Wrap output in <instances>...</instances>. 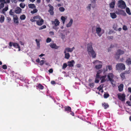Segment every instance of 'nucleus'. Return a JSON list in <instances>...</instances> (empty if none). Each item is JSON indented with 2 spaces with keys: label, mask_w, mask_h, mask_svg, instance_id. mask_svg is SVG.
Returning <instances> with one entry per match:
<instances>
[{
  "label": "nucleus",
  "mask_w": 131,
  "mask_h": 131,
  "mask_svg": "<svg viewBox=\"0 0 131 131\" xmlns=\"http://www.w3.org/2000/svg\"><path fill=\"white\" fill-rule=\"evenodd\" d=\"M92 43L91 42L87 45V51L88 54L90 56L91 55L93 58H95L96 57V54L95 51L93 50L92 47Z\"/></svg>",
  "instance_id": "1"
},
{
  "label": "nucleus",
  "mask_w": 131,
  "mask_h": 131,
  "mask_svg": "<svg viewBox=\"0 0 131 131\" xmlns=\"http://www.w3.org/2000/svg\"><path fill=\"white\" fill-rule=\"evenodd\" d=\"M117 6L118 7L122 9L125 8L126 6L125 2L122 0L118 1Z\"/></svg>",
  "instance_id": "2"
},
{
  "label": "nucleus",
  "mask_w": 131,
  "mask_h": 131,
  "mask_svg": "<svg viewBox=\"0 0 131 131\" xmlns=\"http://www.w3.org/2000/svg\"><path fill=\"white\" fill-rule=\"evenodd\" d=\"M52 23L53 25H54V26L53 27V29L57 30L59 28H57V27L60 24L59 21L58 19H55L54 21H52Z\"/></svg>",
  "instance_id": "3"
},
{
  "label": "nucleus",
  "mask_w": 131,
  "mask_h": 131,
  "mask_svg": "<svg viewBox=\"0 0 131 131\" xmlns=\"http://www.w3.org/2000/svg\"><path fill=\"white\" fill-rule=\"evenodd\" d=\"M116 69L117 70H125V65L123 63H118L116 66Z\"/></svg>",
  "instance_id": "4"
},
{
  "label": "nucleus",
  "mask_w": 131,
  "mask_h": 131,
  "mask_svg": "<svg viewBox=\"0 0 131 131\" xmlns=\"http://www.w3.org/2000/svg\"><path fill=\"white\" fill-rule=\"evenodd\" d=\"M118 97L119 100L122 101H125V95L124 94H119L117 95Z\"/></svg>",
  "instance_id": "5"
},
{
  "label": "nucleus",
  "mask_w": 131,
  "mask_h": 131,
  "mask_svg": "<svg viewBox=\"0 0 131 131\" xmlns=\"http://www.w3.org/2000/svg\"><path fill=\"white\" fill-rule=\"evenodd\" d=\"M13 17L14 23L18 25L19 23V22L18 20V18L17 15H14L13 16Z\"/></svg>",
  "instance_id": "6"
},
{
  "label": "nucleus",
  "mask_w": 131,
  "mask_h": 131,
  "mask_svg": "<svg viewBox=\"0 0 131 131\" xmlns=\"http://www.w3.org/2000/svg\"><path fill=\"white\" fill-rule=\"evenodd\" d=\"M117 53H118V54H116L117 57H116V58L117 59H118L119 57V55H122L124 54V51L123 50L119 49L117 50Z\"/></svg>",
  "instance_id": "7"
},
{
  "label": "nucleus",
  "mask_w": 131,
  "mask_h": 131,
  "mask_svg": "<svg viewBox=\"0 0 131 131\" xmlns=\"http://www.w3.org/2000/svg\"><path fill=\"white\" fill-rule=\"evenodd\" d=\"M115 0H112V1L109 4L110 8L112 9L114 8L115 7Z\"/></svg>",
  "instance_id": "8"
},
{
  "label": "nucleus",
  "mask_w": 131,
  "mask_h": 131,
  "mask_svg": "<svg viewBox=\"0 0 131 131\" xmlns=\"http://www.w3.org/2000/svg\"><path fill=\"white\" fill-rule=\"evenodd\" d=\"M68 66L69 67H72L74 66V64L75 63V62L73 60H72L68 62Z\"/></svg>",
  "instance_id": "9"
},
{
  "label": "nucleus",
  "mask_w": 131,
  "mask_h": 131,
  "mask_svg": "<svg viewBox=\"0 0 131 131\" xmlns=\"http://www.w3.org/2000/svg\"><path fill=\"white\" fill-rule=\"evenodd\" d=\"M15 12L17 14H19L21 12V9L19 7H17L16 8L15 10Z\"/></svg>",
  "instance_id": "10"
},
{
  "label": "nucleus",
  "mask_w": 131,
  "mask_h": 131,
  "mask_svg": "<svg viewBox=\"0 0 131 131\" xmlns=\"http://www.w3.org/2000/svg\"><path fill=\"white\" fill-rule=\"evenodd\" d=\"M44 20L41 18L36 23V24L39 26H41L43 23Z\"/></svg>",
  "instance_id": "11"
},
{
  "label": "nucleus",
  "mask_w": 131,
  "mask_h": 131,
  "mask_svg": "<svg viewBox=\"0 0 131 131\" xmlns=\"http://www.w3.org/2000/svg\"><path fill=\"white\" fill-rule=\"evenodd\" d=\"M50 47L52 49H57L59 48L56 45V44L54 43L50 44Z\"/></svg>",
  "instance_id": "12"
},
{
  "label": "nucleus",
  "mask_w": 131,
  "mask_h": 131,
  "mask_svg": "<svg viewBox=\"0 0 131 131\" xmlns=\"http://www.w3.org/2000/svg\"><path fill=\"white\" fill-rule=\"evenodd\" d=\"M8 5H7L4 8H3L2 10V13L4 15L5 14V12L7 11L8 9Z\"/></svg>",
  "instance_id": "13"
},
{
  "label": "nucleus",
  "mask_w": 131,
  "mask_h": 131,
  "mask_svg": "<svg viewBox=\"0 0 131 131\" xmlns=\"http://www.w3.org/2000/svg\"><path fill=\"white\" fill-rule=\"evenodd\" d=\"M107 77L109 80L111 81H112L113 78V75L112 74L110 73L108 75Z\"/></svg>",
  "instance_id": "14"
},
{
  "label": "nucleus",
  "mask_w": 131,
  "mask_h": 131,
  "mask_svg": "<svg viewBox=\"0 0 131 131\" xmlns=\"http://www.w3.org/2000/svg\"><path fill=\"white\" fill-rule=\"evenodd\" d=\"M96 32L98 36L100 37L101 36V35H100L99 33L101 31V29L100 27H97L96 28Z\"/></svg>",
  "instance_id": "15"
},
{
  "label": "nucleus",
  "mask_w": 131,
  "mask_h": 131,
  "mask_svg": "<svg viewBox=\"0 0 131 131\" xmlns=\"http://www.w3.org/2000/svg\"><path fill=\"white\" fill-rule=\"evenodd\" d=\"M65 109L64 110L66 111H67L68 113L69 112H71V108L69 106H66L64 107Z\"/></svg>",
  "instance_id": "16"
},
{
  "label": "nucleus",
  "mask_w": 131,
  "mask_h": 131,
  "mask_svg": "<svg viewBox=\"0 0 131 131\" xmlns=\"http://www.w3.org/2000/svg\"><path fill=\"white\" fill-rule=\"evenodd\" d=\"M106 75H104L103 76L100 77V79H101V83H103L106 81L105 78L106 77Z\"/></svg>",
  "instance_id": "17"
},
{
  "label": "nucleus",
  "mask_w": 131,
  "mask_h": 131,
  "mask_svg": "<svg viewBox=\"0 0 131 131\" xmlns=\"http://www.w3.org/2000/svg\"><path fill=\"white\" fill-rule=\"evenodd\" d=\"M124 85L123 84H121L118 86V90L119 92L122 91L123 90Z\"/></svg>",
  "instance_id": "18"
},
{
  "label": "nucleus",
  "mask_w": 131,
  "mask_h": 131,
  "mask_svg": "<svg viewBox=\"0 0 131 131\" xmlns=\"http://www.w3.org/2000/svg\"><path fill=\"white\" fill-rule=\"evenodd\" d=\"M41 18V17L39 15H37L35 16H34L33 17V19H35V20H37V21H35L36 22H37V21H38V20H39Z\"/></svg>",
  "instance_id": "19"
},
{
  "label": "nucleus",
  "mask_w": 131,
  "mask_h": 131,
  "mask_svg": "<svg viewBox=\"0 0 131 131\" xmlns=\"http://www.w3.org/2000/svg\"><path fill=\"white\" fill-rule=\"evenodd\" d=\"M73 20L72 19H71L70 21L66 25V27H71L73 23Z\"/></svg>",
  "instance_id": "20"
},
{
  "label": "nucleus",
  "mask_w": 131,
  "mask_h": 131,
  "mask_svg": "<svg viewBox=\"0 0 131 131\" xmlns=\"http://www.w3.org/2000/svg\"><path fill=\"white\" fill-rule=\"evenodd\" d=\"M126 63L128 65L131 64V59L130 58H127L126 60Z\"/></svg>",
  "instance_id": "21"
},
{
  "label": "nucleus",
  "mask_w": 131,
  "mask_h": 131,
  "mask_svg": "<svg viewBox=\"0 0 131 131\" xmlns=\"http://www.w3.org/2000/svg\"><path fill=\"white\" fill-rule=\"evenodd\" d=\"M65 53V58L67 59H69L70 57V54L68 53H66V51H64Z\"/></svg>",
  "instance_id": "22"
},
{
  "label": "nucleus",
  "mask_w": 131,
  "mask_h": 131,
  "mask_svg": "<svg viewBox=\"0 0 131 131\" xmlns=\"http://www.w3.org/2000/svg\"><path fill=\"white\" fill-rule=\"evenodd\" d=\"M110 14L111 17L113 19L117 17V15L114 13H111Z\"/></svg>",
  "instance_id": "23"
},
{
  "label": "nucleus",
  "mask_w": 131,
  "mask_h": 131,
  "mask_svg": "<svg viewBox=\"0 0 131 131\" xmlns=\"http://www.w3.org/2000/svg\"><path fill=\"white\" fill-rule=\"evenodd\" d=\"M28 7L30 8L33 9L36 8V6L34 4H30L28 5Z\"/></svg>",
  "instance_id": "24"
},
{
  "label": "nucleus",
  "mask_w": 131,
  "mask_h": 131,
  "mask_svg": "<svg viewBox=\"0 0 131 131\" xmlns=\"http://www.w3.org/2000/svg\"><path fill=\"white\" fill-rule=\"evenodd\" d=\"M64 51H66V52H72V50L69 47L66 48L65 49Z\"/></svg>",
  "instance_id": "25"
},
{
  "label": "nucleus",
  "mask_w": 131,
  "mask_h": 131,
  "mask_svg": "<svg viewBox=\"0 0 131 131\" xmlns=\"http://www.w3.org/2000/svg\"><path fill=\"white\" fill-rule=\"evenodd\" d=\"M102 106H103L104 107V108L105 109H106L107 108L109 107V105L107 104V103H103L102 104Z\"/></svg>",
  "instance_id": "26"
},
{
  "label": "nucleus",
  "mask_w": 131,
  "mask_h": 131,
  "mask_svg": "<svg viewBox=\"0 0 131 131\" xmlns=\"http://www.w3.org/2000/svg\"><path fill=\"white\" fill-rule=\"evenodd\" d=\"M36 86L41 90H42L44 89V86L40 84H38Z\"/></svg>",
  "instance_id": "27"
},
{
  "label": "nucleus",
  "mask_w": 131,
  "mask_h": 131,
  "mask_svg": "<svg viewBox=\"0 0 131 131\" xmlns=\"http://www.w3.org/2000/svg\"><path fill=\"white\" fill-rule=\"evenodd\" d=\"M102 64L96 65L95 66V68L96 69H99L102 68Z\"/></svg>",
  "instance_id": "28"
},
{
  "label": "nucleus",
  "mask_w": 131,
  "mask_h": 131,
  "mask_svg": "<svg viewBox=\"0 0 131 131\" xmlns=\"http://www.w3.org/2000/svg\"><path fill=\"white\" fill-rule=\"evenodd\" d=\"M126 13L129 15H131V13L129 8L128 7H127L126 8Z\"/></svg>",
  "instance_id": "29"
},
{
  "label": "nucleus",
  "mask_w": 131,
  "mask_h": 131,
  "mask_svg": "<svg viewBox=\"0 0 131 131\" xmlns=\"http://www.w3.org/2000/svg\"><path fill=\"white\" fill-rule=\"evenodd\" d=\"M13 46L15 48H17L19 46L18 44L16 43H13Z\"/></svg>",
  "instance_id": "30"
},
{
  "label": "nucleus",
  "mask_w": 131,
  "mask_h": 131,
  "mask_svg": "<svg viewBox=\"0 0 131 131\" xmlns=\"http://www.w3.org/2000/svg\"><path fill=\"white\" fill-rule=\"evenodd\" d=\"M4 17L3 15H1V17L0 18V22L1 23H2L4 22Z\"/></svg>",
  "instance_id": "31"
},
{
  "label": "nucleus",
  "mask_w": 131,
  "mask_h": 131,
  "mask_svg": "<svg viewBox=\"0 0 131 131\" xmlns=\"http://www.w3.org/2000/svg\"><path fill=\"white\" fill-rule=\"evenodd\" d=\"M26 16L24 14H23L20 16V18L21 20H24L26 18Z\"/></svg>",
  "instance_id": "32"
},
{
  "label": "nucleus",
  "mask_w": 131,
  "mask_h": 131,
  "mask_svg": "<svg viewBox=\"0 0 131 131\" xmlns=\"http://www.w3.org/2000/svg\"><path fill=\"white\" fill-rule=\"evenodd\" d=\"M38 12V10L36 8H34V9H33V11H31V14H34Z\"/></svg>",
  "instance_id": "33"
},
{
  "label": "nucleus",
  "mask_w": 131,
  "mask_h": 131,
  "mask_svg": "<svg viewBox=\"0 0 131 131\" xmlns=\"http://www.w3.org/2000/svg\"><path fill=\"white\" fill-rule=\"evenodd\" d=\"M103 85H101L97 88V89L100 91L103 88Z\"/></svg>",
  "instance_id": "34"
},
{
  "label": "nucleus",
  "mask_w": 131,
  "mask_h": 131,
  "mask_svg": "<svg viewBox=\"0 0 131 131\" xmlns=\"http://www.w3.org/2000/svg\"><path fill=\"white\" fill-rule=\"evenodd\" d=\"M93 63L94 64H98L102 63V62H101L100 61H99V60H96L94 61L93 62Z\"/></svg>",
  "instance_id": "35"
},
{
  "label": "nucleus",
  "mask_w": 131,
  "mask_h": 131,
  "mask_svg": "<svg viewBox=\"0 0 131 131\" xmlns=\"http://www.w3.org/2000/svg\"><path fill=\"white\" fill-rule=\"evenodd\" d=\"M54 10H49L48 12L51 15H53L54 14Z\"/></svg>",
  "instance_id": "36"
},
{
  "label": "nucleus",
  "mask_w": 131,
  "mask_h": 131,
  "mask_svg": "<svg viewBox=\"0 0 131 131\" xmlns=\"http://www.w3.org/2000/svg\"><path fill=\"white\" fill-rule=\"evenodd\" d=\"M19 6L20 7L22 8H24L25 6V5L24 4V3H20Z\"/></svg>",
  "instance_id": "37"
},
{
  "label": "nucleus",
  "mask_w": 131,
  "mask_h": 131,
  "mask_svg": "<svg viewBox=\"0 0 131 131\" xmlns=\"http://www.w3.org/2000/svg\"><path fill=\"white\" fill-rule=\"evenodd\" d=\"M125 73H121L120 74L121 77L122 78L123 80L125 79Z\"/></svg>",
  "instance_id": "38"
},
{
  "label": "nucleus",
  "mask_w": 131,
  "mask_h": 131,
  "mask_svg": "<svg viewBox=\"0 0 131 131\" xmlns=\"http://www.w3.org/2000/svg\"><path fill=\"white\" fill-rule=\"evenodd\" d=\"M61 19L62 21L63 24H64L66 19L65 18L64 16H62L61 17Z\"/></svg>",
  "instance_id": "39"
},
{
  "label": "nucleus",
  "mask_w": 131,
  "mask_h": 131,
  "mask_svg": "<svg viewBox=\"0 0 131 131\" xmlns=\"http://www.w3.org/2000/svg\"><path fill=\"white\" fill-rule=\"evenodd\" d=\"M109 95L108 93H104V98L106 99L108 97Z\"/></svg>",
  "instance_id": "40"
},
{
  "label": "nucleus",
  "mask_w": 131,
  "mask_h": 131,
  "mask_svg": "<svg viewBox=\"0 0 131 131\" xmlns=\"http://www.w3.org/2000/svg\"><path fill=\"white\" fill-rule=\"evenodd\" d=\"M59 10L61 12H64L65 9V8L63 7H61L59 8Z\"/></svg>",
  "instance_id": "41"
},
{
  "label": "nucleus",
  "mask_w": 131,
  "mask_h": 131,
  "mask_svg": "<svg viewBox=\"0 0 131 131\" xmlns=\"http://www.w3.org/2000/svg\"><path fill=\"white\" fill-rule=\"evenodd\" d=\"M67 66L68 65L66 63H64L62 66V69H65L67 67Z\"/></svg>",
  "instance_id": "42"
},
{
  "label": "nucleus",
  "mask_w": 131,
  "mask_h": 131,
  "mask_svg": "<svg viewBox=\"0 0 131 131\" xmlns=\"http://www.w3.org/2000/svg\"><path fill=\"white\" fill-rule=\"evenodd\" d=\"M48 6L49 7V10H54V7L50 4H49Z\"/></svg>",
  "instance_id": "43"
},
{
  "label": "nucleus",
  "mask_w": 131,
  "mask_h": 131,
  "mask_svg": "<svg viewBox=\"0 0 131 131\" xmlns=\"http://www.w3.org/2000/svg\"><path fill=\"white\" fill-rule=\"evenodd\" d=\"M51 41V38H48L46 40L47 43H49Z\"/></svg>",
  "instance_id": "44"
},
{
  "label": "nucleus",
  "mask_w": 131,
  "mask_h": 131,
  "mask_svg": "<svg viewBox=\"0 0 131 131\" xmlns=\"http://www.w3.org/2000/svg\"><path fill=\"white\" fill-rule=\"evenodd\" d=\"M4 6V4L3 3H1L0 4V9L3 8Z\"/></svg>",
  "instance_id": "45"
},
{
  "label": "nucleus",
  "mask_w": 131,
  "mask_h": 131,
  "mask_svg": "<svg viewBox=\"0 0 131 131\" xmlns=\"http://www.w3.org/2000/svg\"><path fill=\"white\" fill-rule=\"evenodd\" d=\"M46 27V26L45 25H43L41 27H40L39 28V29L40 30L42 29L45 28Z\"/></svg>",
  "instance_id": "46"
},
{
  "label": "nucleus",
  "mask_w": 131,
  "mask_h": 131,
  "mask_svg": "<svg viewBox=\"0 0 131 131\" xmlns=\"http://www.w3.org/2000/svg\"><path fill=\"white\" fill-rule=\"evenodd\" d=\"M14 12H12V9L10 10L9 12V14L10 15H14Z\"/></svg>",
  "instance_id": "47"
},
{
  "label": "nucleus",
  "mask_w": 131,
  "mask_h": 131,
  "mask_svg": "<svg viewBox=\"0 0 131 131\" xmlns=\"http://www.w3.org/2000/svg\"><path fill=\"white\" fill-rule=\"evenodd\" d=\"M94 83L93 82V83H90L89 85V86L90 87L92 88V87H94Z\"/></svg>",
  "instance_id": "48"
},
{
  "label": "nucleus",
  "mask_w": 131,
  "mask_h": 131,
  "mask_svg": "<svg viewBox=\"0 0 131 131\" xmlns=\"http://www.w3.org/2000/svg\"><path fill=\"white\" fill-rule=\"evenodd\" d=\"M123 29L124 30H127V28L126 26L124 25L123 26Z\"/></svg>",
  "instance_id": "49"
},
{
  "label": "nucleus",
  "mask_w": 131,
  "mask_h": 131,
  "mask_svg": "<svg viewBox=\"0 0 131 131\" xmlns=\"http://www.w3.org/2000/svg\"><path fill=\"white\" fill-rule=\"evenodd\" d=\"M2 68L4 69H6L7 68V67L6 65H3L2 66Z\"/></svg>",
  "instance_id": "50"
},
{
  "label": "nucleus",
  "mask_w": 131,
  "mask_h": 131,
  "mask_svg": "<svg viewBox=\"0 0 131 131\" xmlns=\"http://www.w3.org/2000/svg\"><path fill=\"white\" fill-rule=\"evenodd\" d=\"M103 71L104 73L107 70V67H106L105 68H104L103 70H102Z\"/></svg>",
  "instance_id": "51"
},
{
  "label": "nucleus",
  "mask_w": 131,
  "mask_h": 131,
  "mask_svg": "<svg viewBox=\"0 0 131 131\" xmlns=\"http://www.w3.org/2000/svg\"><path fill=\"white\" fill-rule=\"evenodd\" d=\"M126 104H128V105L129 106H131V102L129 101H127L126 102Z\"/></svg>",
  "instance_id": "52"
},
{
  "label": "nucleus",
  "mask_w": 131,
  "mask_h": 131,
  "mask_svg": "<svg viewBox=\"0 0 131 131\" xmlns=\"http://www.w3.org/2000/svg\"><path fill=\"white\" fill-rule=\"evenodd\" d=\"M107 67V68H108V69L110 70H111L112 69V66L111 65H108Z\"/></svg>",
  "instance_id": "53"
},
{
  "label": "nucleus",
  "mask_w": 131,
  "mask_h": 131,
  "mask_svg": "<svg viewBox=\"0 0 131 131\" xmlns=\"http://www.w3.org/2000/svg\"><path fill=\"white\" fill-rule=\"evenodd\" d=\"M100 78V74L98 73H97L95 78L98 79Z\"/></svg>",
  "instance_id": "54"
},
{
  "label": "nucleus",
  "mask_w": 131,
  "mask_h": 131,
  "mask_svg": "<svg viewBox=\"0 0 131 131\" xmlns=\"http://www.w3.org/2000/svg\"><path fill=\"white\" fill-rule=\"evenodd\" d=\"M44 61H45L43 60H41L39 62L40 63V64L41 65H43L44 63Z\"/></svg>",
  "instance_id": "55"
},
{
  "label": "nucleus",
  "mask_w": 131,
  "mask_h": 131,
  "mask_svg": "<svg viewBox=\"0 0 131 131\" xmlns=\"http://www.w3.org/2000/svg\"><path fill=\"white\" fill-rule=\"evenodd\" d=\"M103 72V70H99L97 72V73H98L99 74H100Z\"/></svg>",
  "instance_id": "56"
},
{
  "label": "nucleus",
  "mask_w": 131,
  "mask_h": 131,
  "mask_svg": "<svg viewBox=\"0 0 131 131\" xmlns=\"http://www.w3.org/2000/svg\"><path fill=\"white\" fill-rule=\"evenodd\" d=\"M98 78H95V82L96 83H98L99 82V80L97 79Z\"/></svg>",
  "instance_id": "57"
},
{
  "label": "nucleus",
  "mask_w": 131,
  "mask_h": 131,
  "mask_svg": "<svg viewBox=\"0 0 131 131\" xmlns=\"http://www.w3.org/2000/svg\"><path fill=\"white\" fill-rule=\"evenodd\" d=\"M7 20L8 21V22H9V21L11 20V19L9 17H7Z\"/></svg>",
  "instance_id": "58"
},
{
  "label": "nucleus",
  "mask_w": 131,
  "mask_h": 131,
  "mask_svg": "<svg viewBox=\"0 0 131 131\" xmlns=\"http://www.w3.org/2000/svg\"><path fill=\"white\" fill-rule=\"evenodd\" d=\"M91 4H89L88 7H87V8L88 9H89V10H90L91 9Z\"/></svg>",
  "instance_id": "59"
},
{
  "label": "nucleus",
  "mask_w": 131,
  "mask_h": 131,
  "mask_svg": "<svg viewBox=\"0 0 131 131\" xmlns=\"http://www.w3.org/2000/svg\"><path fill=\"white\" fill-rule=\"evenodd\" d=\"M48 71L50 73H51L53 72V70L52 69H50Z\"/></svg>",
  "instance_id": "60"
},
{
  "label": "nucleus",
  "mask_w": 131,
  "mask_h": 131,
  "mask_svg": "<svg viewBox=\"0 0 131 131\" xmlns=\"http://www.w3.org/2000/svg\"><path fill=\"white\" fill-rule=\"evenodd\" d=\"M10 2V0H6L5 1L4 3L6 4V3H9Z\"/></svg>",
  "instance_id": "61"
},
{
  "label": "nucleus",
  "mask_w": 131,
  "mask_h": 131,
  "mask_svg": "<svg viewBox=\"0 0 131 131\" xmlns=\"http://www.w3.org/2000/svg\"><path fill=\"white\" fill-rule=\"evenodd\" d=\"M65 35H62L61 36V38L63 40H64V39L65 38Z\"/></svg>",
  "instance_id": "62"
},
{
  "label": "nucleus",
  "mask_w": 131,
  "mask_h": 131,
  "mask_svg": "<svg viewBox=\"0 0 131 131\" xmlns=\"http://www.w3.org/2000/svg\"><path fill=\"white\" fill-rule=\"evenodd\" d=\"M13 43L11 42H10L9 43V46L10 47H11L13 45Z\"/></svg>",
  "instance_id": "63"
},
{
  "label": "nucleus",
  "mask_w": 131,
  "mask_h": 131,
  "mask_svg": "<svg viewBox=\"0 0 131 131\" xmlns=\"http://www.w3.org/2000/svg\"><path fill=\"white\" fill-rule=\"evenodd\" d=\"M128 92L131 93V88L129 87L128 89Z\"/></svg>",
  "instance_id": "64"
}]
</instances>
